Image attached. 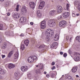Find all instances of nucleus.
Instances as JSON below:
<instances>
[{
  "instance_id": "f257e3e1",
  "label": "nucleus",
  "mask_w": 80,
  "mask_h": 80,
  "mask_svg": "<svg viewBox=\"0 0 80 80\" xmlns=\"http://www.w3.org/2000/svg\"><path fill=\"white\" fill-rule=\"evenodd\" d=\"M45 34L47 36L45 38L46 41L47 42H49L50 41V39L49 38V36L52 37V36L53 35V30L51 28L48 29L46 30Z\"/></svg>"
},
{
  "instance_id": "f03ea898",
  "label": "nucleus",
  "mask_w": 80,
  "mask_h": 80,
  "mask_svg": "<svg viewBox=\"0 0 80 80\" xmlns=\"http://www.w3.org/2000/svg\"><path fill=\"white\" fill-rule=\"evenodd\" d=\"M37 57L36 56H31L29 57L28 59V62L29 63L33 62L34 61H37Z\"/></svg>"
},
{
  "instance_id": "7ed1b4c3",
  "label": "nucleus",
  "mask_w": 80,
  "mask_h": 80,
  "mask_svg": "<svg viewBox=\"0 0 80 80\" xmlns=\"http://www.w3.org/2000/svg\"><path fill=\"white\" fill-rule=\"evenodd\" d=\"M55 25H56L55 20L54 19H51L48 21V25L49 27H54Z\"/></svg>"
},
{
  "instance_id": "20e7f679",
  "label": "nucleus",
  "mask_w": 80,
  "mask_h": 80,
  "mask_svg": "<svg viewBox=\"0 0 80 80\" xmlns=\"http://www.w3.org/2000/svg\"><path fill=\"white\" fill-rule=\"evenodd\" d=\"M59 26L60 27L64 28L67 26V22L64 20H62L59 22Z\"/></svg>"
},
{
  "instance_id": "39448f33",
  "label": "nucleus",
  "mask_w": 80,
  "mask_h": 80,
  "mask_svg": "<svg viewBox=\"0 0 80 80\" xmlns=\"http://www.w3.org/2000/svg\"><path fill=\"white\" fill-rule=\"evenodd\" d=\"M75 57L74 60L76 62H78L80 61V53L78 52H75Z\"/></svg>"
},
{
  "instance_id": "423d86ee",
  "label": "nucleus",
  "mask_w": 80,
  "mask_h": 80,
  "mask_svg": "<svg viewBox=\"0 0 80 80\" xmlns=\"http://www.w3.org/2000/svg\"><path fill=\"white\" fill-rule=\"evenodd\" d=\"M46 22L45 21H43L40 22V28L41 29H45L46 28Z\"/></svg>"
},
{
  "instance_id": "0eeeda50",
  "label": "nucleus",
  "mask_w": 80,
  "mask_h": 80,
  "mask_svg": "<svg viewBox=\"0 0 80 80\" xmlns=\"http://www.w3.org/2000/svg\"><path fill=\"white\" fill-rule=\"evenodd\" d=\"M12 17L14 18H18L20 17V14L18 12H15L12 15Z\"/></svg>"
},
{
  "instance_id": "6e6552de",
  "label": "nucleus",
  "mask_w": 80,
  "mask_h": 80,
  "mask_svg": "<svg viewBox=\"0 0 80 80\" xmlns=\"http://www.w3.org/2000/svg\"><path fill=\"white\" fill-rule=\"evenodd\" d=\"M21 76V74L19 73L18 72L15 73L14 78L15 80H19Z\"/></svg>"
},
{
  "instance_id": "1a4fd4ad",
  "label": "nucleus",
  "mask_w": 80,
  "mask_h": 80,
  "mask_svg": "<svg viewBox=\"0 0 80 80\" xmlns=\"http://www.w3.org/2000/svg\"><path fill=\"white\" fill-rule=\"evenodd\" d=\"M27 19L26 17H21L19 19V22L20 23H25L27 22Z\"/></svg>"
},
{
  "instance_id": "9d476101",
  "label": "nucleus",
  "mask_w": 80,
  "mask_h": 80,
  "mask_svg": "<svg viewBox=\"0 0 80 80\" xmlns=\"http://www.w3.org/2000/svg\"><path fill=\"white\" fill-rule=\"evenodd\" d=\"M45 2L44 1H42L40 2V4L38 7V9H43V7L45 6Z\"/></svg>"
},
{
  "instance_id": "9b49d317",
  "label": "nucleus",
  "mask_w": 80,
  "mask_h": 80,
  "mask_svg": "<svg viewBox=\"0 0 80 80\" xmlns=\"http://www.w3.org/2000/svg\"><path fill=\"white\" fill-rule=\"evenodd\" d=\"M63 12V7L61 6H58L57 7V12L60 13Z\"/></svg>"
},
{
  "instance_id": "f8f14e48",
  "label": "nucleus",
  "mask_w": 80,
  "mask_h": 80,
  "mask_svg": "<svg viewBox=\"0 0 80 80\" xmlns=\"http://www.w3.org/2000/svg\"><path fill=\"white\" fill-rule=\"evenodd\" d=\"M21 70L22 72H26V71L28 70V67L24 66H22L21 68Z\"/></svg>"
},
{
  "instance_id": "ddd939ff",
  "label": "nucleus",
  "mask_w": 80,
  "mask_h": 80,
  "mask_svg": "<svg viewBox=\"0 0 80 80\" xmlns=\"http://www.w3.org/2000/svg\"><path fill=\"white\" fill-rule=\"evenodd\" d=\"M56 11L55 10H53L50 11L49 14L50 15L53 16V15H56Z\"/></svg>"
},
{
  "instance_id": "4468645a",
  "label": "nucleus",
  "mask_w": 80,
  "mask_h": 80,
  "mask_svg": "<svg viewBox=\"0 0 80 80\" xmlns=\"http://www.w3.org/2000/svg\"><path fill=\"white\" fill-rule=\"evenodd\" d=\"M57 43L56 42H54L51 45V47L53 48L56 49L57 48Z\"/></svg>"
},
{
  "instance_id": "2eb2a0df",
  "label": "nucleus",
  "mask_w": 80,
  "mask_h": 80,
  "mask_svg": "<svg viewBox=\"0 0 80 80\" xmlns=\"http://www.w3.org/2000/svg\"><path fill=\"white\" fill-rule=\"evenodd\" d=\"M69 12H64L63 14V17H64L65 18H67V17H69Z\"/></svg>"
},
{
  "instance_id": "dca6fc26",
  "label": "nucleus",
  "mask_w": 80,
  "mask_h": 80,
  "mask_svg": "<svg viewBox=\"0 0 80 80\" xmlns=\"http://www.w3.org/2000/svg\"><path fill=\"white\" fill-rule=\"evenodd\" d=\"M29 6L31 8H35V3L33 2H31L29 3Z\"/></svg>"
},
{
  "instance_id": "f3484780",
  "label": "nucleus",
  "mask_w": 80,
  "mask_h": 80,
  "mask_svg": "<svg viewBox=\"0 0 80 80\" xmlns=\"http://www.w3.org/2000/svg\"><path fill=\"white\" fill-rule=\"evenodd\" d=\"M18 52H16L14 54V59H15V60L16 59V60H17L18 58Z\"/></svg>"
},
{
  "instance_id": "a211bd4d",
  "label": "nucleus",
  "mask_w": 80,
  "mask_h": 80,
  "mask_svg": "<svg viewBox=\"0 0 80 80\" xmlns=\"http://www.w3.org/2000/svg\"><path fill=\"white\" fill-rule=\"evenodd\" d=\"M59 34L58 33H57L55 34L54 38V40H55V41H57V40H58L59 39Z\"/></svg>"
},
{
  "instance_id": "6ab92c4d",
  "label": "nucleus",
  "mask_w": 80,
  "mask_h": 80,
  "mask_svg": "<svg viewBox=\"0 0 80 80\" xmlns=\"http://www.w3.org/2000/svg\"><path fill=\"white\" fill-rule=\"evenodd\" d=\"M75 5H76L79 11H80V3H78V2H75Z\"/></svg>"
},
{
  "instance_id": "aec40b11",
  "label": "nucleus",
  "mask_w": 80,
  "mask_h": 80,
  "mask_svg": "<svg viewBox=\"0 0 80 80\" xmlns=\"http://www.w3.org/2000/svg\"><path fill=\"white\" fill-rule=\"evenodd\" d=\"M21 11V13H22V14L23 13V12H27V8L25 6H23L22 8Z\"/></svg>"
},
{
  "instance_id": "412c9836",
  "label": "nucleus",
  "mask_w": 80,
  "mask_h": 80,
  "mask_svg": "<svg viewBox=\"0 0 80 80\" xmlns=\"http://www.w3.org/2000/svg\"><path fill=\"white\" fill-rule=\"evenodd\" d=\"M77 69H78V67H73L72 68V72L73 73H75L77 71Z\"/></svg>"
},
{
  "instance_id": "4be33fe9",
  "label": "nucleus",
  "mask_w": 80,
  "mask_h": 80,
  "mask_svg": "<svg viewBox=\"0 0 80 80\" xmlns=\"http://www.w3.org/2000/svg\"><path fill=\"white\" fill-rule=\"evenodd\" d=\"M8 67L9 69H11V68H14V67H15V65H13V64L10 63L8 66Z\"/></svg>"
},
{
  "instance_id": "5701e85b",
  "label": "nucleus",
  "mask_w": 80,
  "mask_h": 80,
  "mask_svg": "<svg viewBox=\"0 0 80 80\" xmlns=\"http://www.w3.org/2000/svg\"><path fill=\"white\" fill-rule=\"evenodd\" d=\"M37 17H39V18H40V17H42V13H40V12L39 10H38L37 11Z\"/></svg>"
},
{
  "instance_id": "b1692460",
  "label": "nucleus",
  "mask_w": 80,
  "mask_h": 80,
  "mask_svg": "<svg viewBox=\"0 0 80 80\" xmlns=\"http://www.w3.org/2000/svg\"><path fill=\"white\" fill-rule=\"evenodd\" d=\"M36 67H39L40 69L42 70V69H43V64L41 63L39 64L38 65H36Z\"/></svg>"
},
{
  "instance_id": "393cba45",
  "label": "nucleus",
  "mask_w": 80,
  "mask_h": 80,
  "mask_svg": "<svg viewBox=\"0 0 80 80\" xmlns=\"http://www.w3.org/2000/svg\"><path fill=\"white\" fill-rule=\"evenodd\" d=\"M24 43L27 47L28 45V44H29V41L28 39L25 40L24 42Z\"/></svg>"
},
{
  "instance_id": "a878e982",
  "label": "nucleus",
  "mask_w": 80,
  "mask_h": 80,
  "mask_svg": "<svg viewBox=\"0 0 80 80\" xmlns=\"http://www.w3.org/2000/svg\"><path fill=\"white\" fill-rule=\"evenodd\" d=\"M25 46H24V44H22L21 45V48L20 49L21 50L23 51L24 50H25Z\"/></svg>"
},
{
  "instance_id": "bb28decb",
  "label": "nucleus",
  "mask_w": 80,
  "mask_h": 80,
  "mask_svg": "<svg viewBox=\"0 0 80 80\" xmlns=\"http://www.w3.org/2000/svg\"><path fill=\"white\" fill-rule=\"evenodd\" d=\"M13 51H11L8 54V58H10L11 55H13Z\"/></svg>"
},
{
  "instance_id": "cd10ccee",
  "label": "nucleus",
  "mask_w": 80,
  "mask_h": 80,
  "mask_svg": "<svg viewBox=\"0 0 80 80\" xmlns=\"http://www.w3.org/2000/svg\"><path fill=\"white\" fill-rule=\"evenodd\" d=\"M45 47V45L44 44H42L40 45L38 48L39 49H41V48H44Z\"/></svg>"
},
{
  "instance_id": "c85d7f7f",
  "label": "nucleus",
  "mask_w": 80,
  "mask_h": 80,
  "mask_svg": "<svg viewBox=\"0 0 80 80\" xmlns=\"http://www.w3.org/2000/svg\"><path fill=\"white\" fill-rule=\"evenodd\" d=\"M0 74H1V75H4V74H5V72L3 69H1Z\"/></svg>"
},
{
  "instance_id": "c756f323",
  "label": "nucleus",
  "mask_w": 80,
  "mask_h": 80,
  "mask_svg": "<svg viewBox=\"0 0 80 80\" xmlns=\"http://www.w3.org/2000/svg\"><path fill=\"white\" fill-rule=\"evenodd\" d=\"M53 73V71H51L50 72V73L51 74V78H54V76H55V75Z\"/></svg>"
},
{
  "instance_id": "7c9ffc66",
  "label": "nucleus",
  "mask_w": 80,
  "mask_h": 80,
  "mask_svg": "<svg viewBox=\"0 0 80 80\" xmlns=\"http://www.w3.org/2000/svg\"><path fill=\"white\" fill-rule=\"evenodd\" d=\"M66 80H73L72 79V77L70 76H69L68 78H66L65 79Z\"/></svg>"
},
{
  "instance_id": "2f4dec72",
  "label": "nucleus",
  "mask_w": 80,
  "mask_h": 80,
  "mask_svg": "<svg viewBox=\"0 0 80 80\" xmlns=\"http://www.w3.org/2000/svg\"><path fill=\"white\" fill-rule=\"evenodd\" d=\"M28 78H29V79H31V78H32V74L30 73H29L28 74Z\"/></svg>"
},
{
  "instance_id": "473e14b6",
  "label": "nucleus",
  "mask_w": 80,
  "mask_h": 80,
  "mask_svg": "<svg viewBox=\"0 0 80 80\" xmlns=\"http://www.w3.org/2000/svg\"><path fill=\"white\" fill-rule=\"evenodd\" d=\"M78 42H80V36H77L76 38Z\"/></svg>"
},
{
  "instance_id": "72a5a7b5",
  "label": "nucleus",
  "mask_w": 80,
  "mask_h": 80,
  "mask_svg": "<svg viewBox=\"0 0 80 80\" xmlns=\"http://www.w3.org/2000/svg\"><path fill=\"white\" fill-rule=\"evenodd\" d=\"M70 5L68 3H67L66 5V9L67 10H69V6Z\"/></svg>"
},
{
  "instance_id": "f704fd0d",
  "label": "nucleus",
  "mask_w": 80,
  "mask_h": 80,
  "mask_svg": "<svg viewBox=\"0 0 80 80\" xmlns=\"http://www.w3.org/2000/svg\"><path fill=\"white\" fill-rule=\"evenodd\" d=\"M62 19V16H59L58 17V20H61Z\"/></svg>"
},
{
  "instance_id": "c9c22d12",
  "label": "nucleus",
  "mask_w": 80,
  "mask_h": 80,
  "mask_svg": "<svg viewBox=\"0 0 80 80\" xmlns=\"http://www.w3.org/2000/svg\"><path fill=\"white\" fill-rule=\"evenodd\" d=\"M0 30H3V25L2 24H1L0 25Z\"/></svg>"
},
{
  "instance_id": "e433bc0d",
  "label": "nucleus",
  "mask_w": 80,
  "mask_h": 80,
  "mask_svg": "<svg viewBox=\"0 0 80 80\" xmlns=\"http://www.w3.org/2000/svg\"><path fill=\"white\" fill-rule=\"evenodd\" d=\"M4 45H3L2 46V48H7V46H6V43H4Z\"/></svg>"
},
{
  "instance_id": "4c0bfd02",
  "label": "nucleus",
  "mask_w": 80,
  "mask_h": 80,
  "mask_svg": "<svg viewBox=\"0 0 80 80\" xmlns=\"http://www.w3.org/2000/svg\"><path fill=\"white\" fill-rule=\"evenodd\" d=\"M35 73L36 74H38L39 73H40V70L39 69H37L36 70Z\"/></svg>"
},
{
  "instance_id": "58836bf2",
  "label": "nucleus",
  "mask_w": 80,
  "mask_h": 80,
  "mask_svg": "<svg viewBox=\"0 0 80 80\" xmlns=\"http://www.w3.org/2000/svg\"><path fill=\"white\" fill-rule=\"evenodd\" d=\"M4 4L5 7H8V6H9V3H8V2H5Z\"/></svg>"
},
{
  "instance_id": "ea45409f",
  "label": "nucleus",
  "mask_w": 80,
  "mask_h": 80,
  "mask_svg": "<svg viewBox=\"0 0 80 80\" xmlns=\"http://www.w3.org/2000/svg\"><path fill=\"white\" fill-rule=\"evenodd\" d=\"M19 5H17V7H16V11H17V12H18V11H19V9H18V7H19Z\"/></svg>"
},
{
  "instance_id": "a19ab883",
  "label": "nucleus",
  "mask_w": 80,
  "mask_h": 80,
  "mask_svg": "<svg viewBox=\"0 0 80 80\" xmlns=\"http://www.w3.org/2000/svg\"><path fill=\"white\" fill-rule=\"evenodd\" d=\"M67 56V53H65L63 54V57H66Z\"/></svg>"
},
{
  "instance_id": "79ce46f5",
  "label": "nucleus",
  "mask_w": 80,
  "mask_h": 80,
  "mask_svg": "<svg viewBox=\"0 0 80 80\" xmlns=\"http://www.w3.org/2000/svg\"><path fill=\"white\" fill-rule=\"evenodd\" d=\"M71 50H70V49H69V50H68V53H69V54H71Z\"/></svg>"
},
{
  "instance_id": "37998d69",
  "label": "nucleus",
  "mask_w": 80,
  "mask_h": 80,
  "mask_svg": "<svg viewBox=\"0 0 80 80\" xmlns=\"http://www.w3.org/2000/svg\"><path fill=\"white\" fill-rule=\"evenodd\" d=\"M55 66H53L51 70H55Z\"/></svg>"
},
{
  "instance_id": "c03bdc74",
  "label": "nucleus",
  "mask_w": 80,
  "mask_h": 80,
  "mask_svg": "<svg viewBox=\"0 0 80 80\" xmlns=\"http://www.w3.org/2000/svg\"><path fill=\"white\" fill-rule=\"evenodd\" d=\"M9 27L10 28H13V25L10 24L9 25Z\"/></svg>"
},
{
  "instance_id": "a18cd8bd",
  "label": "nucleus",
  "mask_w": 80,
  "mask_h": 80,
  "mask_svg": "<svg viewBox=\"0 0 80 80\" xmlns=\"http://www.w3.org/2000/svg\"><path fill=\"white\" fill-rule=\"evenodd\" d=\"M72 39H73V37H71L69 39L70 42H72Z\"/></svg>"
},
{
  "instance_id": "49530a36",
  "label": "nucleus",
  "mask_w": 80,
  "mask_h": 80,
  "mask_svg": "<svg viewBox=\"0 0 80 80\" xmlns=\"http://www.w3.org/2000/svg\"><path fill=\"white\" fill-rule=\"evenodd\" d=\"M69 39V37L68 36H67L66 37V39L67 40H68Z\"/></svg>"
},
{
  "instance_id": "de8ad7c7",
  "label": "nucleus",
  "mask_w": 80,
  "mask_h": 80,
  "mask_svg": "<svg viewBox=\"0 0 80 80\" xmlns=\"http://www.w3.org/2000/svg\"><path fill=\"white\" fill-rule=\"evenodd\" d=\"M72 17H75V14L73 13L72 14Z\"/></svg>"
},
{
  "instance_id": "09e8293b",
  "label": "nucleus",
  "mask_w": 80,
  "mask_h": 80,
  "mask_svg": "<svg viewBox=\"0 0 80 80\" xmlns=\"http://www.w3.org/2000/svg\"><path fill=\"white\" fill-rule=\"evenodd\" d=\"M50 76H49V74H47L46 75V77H47V78H49V77Z\"/></svg>"
},
{
  "instance_id": "8fccbe9b",
  "label": "nucleus",
  "mask_w": 80,
  "mask_h": 80,
  "mask_svg": "<svg viewBox=\"0 0 80 80\" xmlns=\"http://www.w3.org/2000/svg\"><path fill=\"white\" fill-rule=\"evenodd\" d=\"M1 56H2V58H5V55H1Z\"/></svg>"
},
{
  "instance_id": "3c124183",
  "label": "nucleus",
  "mask_w": 80,
  "mask_h": 80,
  "mask_svg": "<svg viewBox=\"0 0 80 80\" xmlns=\"http://www.w3.org/2000/svg\"><path fill=\"white\" fill-rule=\"evenodd\" d=\"M7 15L8 16H10V12H8L7 13Z\"/></svg>"
},
{
  "instance_id": "603ef678",
  "label": "nucleus",
  "mask_w": 80,
  "mask_h": 80,
  "mask_svg": "<svg viewBox=\"0 0 80 80\" xmlns=\"http://www.w3.org/2000/svg\"><path fill=\"white\" fill-rule=\"evenodd\" d=\"M20 36L21 37H24L25 35H24V34H23L22 33L20 35Z\"/></svg>"
},
{
  "instance_id": "864d4df0",
  "label": "nucleus",
  "mask_w": 80,
  "mask_h": 80,
  "mask_svg": "<svg viewBox=\"0 0 80 80\" xmlns=\"http://www.w3.org/2000/svg\"><path fill=\"white\" fill-rule=\"evenodd\" d=\"M60 55H63V52H60Z\"/></svg>"
},
{
  "instance_id": "5fc2aeb1",
  "label": "nucleus",
  "mask_w": 80,
  "mask_h": 80,
  "mask_svg": "<svg viewBox=\"0 0 80 80\" xmlns=\"http://www.w3.org/2000/svg\"><path fill=\"white\" fill-rule=\"evenodd\" d=\"M52 65H55V62H52Z\"/></svg>"
},
{
  "instance_id": "6e6d98bb",
  "label": "nucleus",
  "mask_w": 80,
  "mask_h": 80,
  "mask_svg": "<svg viewBox=\"0 0 80 80\" xmlns=\"http://www.w3.org/2000/svg\"><path fill=\"white\" fill-rule=\"evenodd\" d=\"M30 24L31 25H33V22H31L30 23Z\"/></svg>"
},
{
  "instance_id": "4d7b16f0",
  "label": "nucleus",
  "mask_w": 80,
  "mask_h": 80,
  "mask_svg": "<svg viewBox=\"0 0 80 80\" xmlns=\"http://www.w3.org/2000/svg\"><path fill=\"white\" fill-rule=\"evenodd\" d=\"M80 15V14L79 13L76 14L77 16H79Z\"/></svg>"
},
{
  "instance_id": "13d9d810",
  "label": "nucleus",
  "mask_w": 80,
  "mask_h": 80,
  "mask_svg": "<svg viewBox=\"0 0 80 80\" xmlns=\"http://www.w3.org/2000/svg\"><path fill=\"white\" fill-rule=\"evenodd\" d=\"M44 74L45 75L47 74V72H44Z\"/></svg>"
},
{
  "instance_id": "bf43d9fd",
  "label": "nucleus",
  "mask_w": 80,
  "mask_h": 80,
  "mask_svg": "<svg viewBox=\"0 0 80 80\" xmlns=\"http://www.w3.org/2000/svg\"><path fill=\"white\" fill-rule=\"evenodd\" d=\"M1 79H3V77H2V76H1Z\"/></svg>"
},
{
  "instance_id": "052dcab7",
  "label": "nucleus",
  "mask_w": 80,
  "mask_h": 80,
  "mask_svg": "<svg viewBox=\"0 0 80 80\" xmlns=\"http://www.w3.org/2000/svg\"><path fill=\"white\" fill-rule=\"evenodd\" d=\"M76 77H79V76L78 75H76Z\"/></svg>"
},
{
  "instance_id": "680f3d73",
  "label": "nucleus",
  "mask_w": 80,
  "mask_h": 80,
  "mask_svg": "<svg viewBox=\"0 0 80 80\" xmlns=\"http://www.w3.org/2000/svg\"><path fill=\"white\" fill-rule=\"evenodd\" d=\"M4 0H0V1H1V2H3V1H4Z\"/></svg>"
},
{
  "instance_id": "e2e57ef3",
  "label": "nucleus",
  "mask_w": 80,
  "mask_h": 80,
  "mask_svg": "<svg viewBox=\"0 0 80 80\" xmlns=\"http://www.w3.org/2000/svg\"><path fill=\"white\" fill-rule=\"evenodd\" d=\"M79 80H80V79H79Z\"/></svg>"
}]
</instances>
